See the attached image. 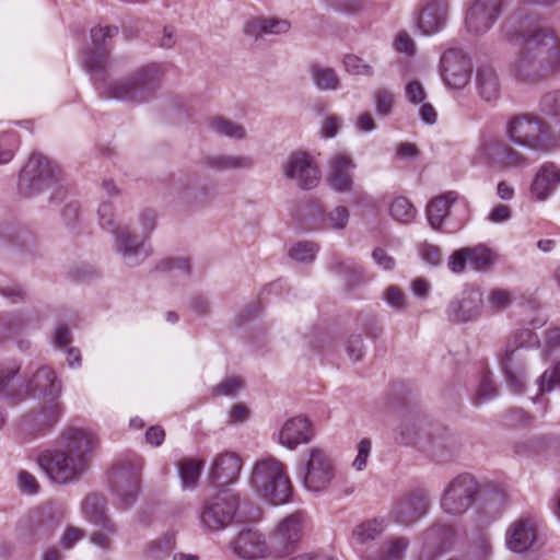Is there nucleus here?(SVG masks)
<instances>
[{"mask_svg": "<svg viewBox=\"0 0 560 560\" xmlns=\"http://www.w3.org/2000/svg\"><path fill=\"white\" fill-rule=\"evenodd\" d=\"M311 75L314 84L322 91H335L339 86V79L334 69L314 65L311 67Z\"/></svg>", "mask_w": 560, "mask_h": 560, "instance_id": "nucleus-41", "label": "nucleus"}, {"mask_svg": "<svg viewBox=\"0 0 560 560\" xmlns=\"http://www.w3.org/2000/svg\"><path fill=\"white\" fill-rule=\"evenodd\" d=\"M472 160L476 165L486 166L494 172L523 168L529 164L523 153L500 138L482 139Z\"/></svg>", "mask_w": 560, "mask_h": 560, "instance_id": "nucleus-9", "label": "nucleus"}, {"mask_svg": "<svg viewBox=\"0 0 560 560\" xmlns=\"http://www.w3.org/2000/svg\"><path fill=\"white\" fill-rule=\"evenodd\" d=\"M503 0H474L466 12L465 25L469 33L488 32L502 12Z\"/></svg>", "mask_w": 560, "mask_h": 560, "instance_id": "nucleus-18", "label": "nucleus"}, {"mask_svg": "<svg viewBox=\"0 0 560 560\" xmlns=\"http://www.w3.org/2000/svg\"><path fill=\"white\" fill-rule=\"evenodd\" d=\"M20 364L14 361L0 363V396L14 398L20 395L18 374Z\"/></svg>", "mask_w": 560, "mask_h": 560, "instance_id": "nucleus-37", "label": "nucleus"}, {"mask_svg": "<svg viewBox=\"0 0 560 560\" xmlns=\"http://www.w3.org/2000/svg\"><path fill=\"white\" fill-rule=\"evenodd\" d=\"M489 306L492 311L499 312L505 310L513 301V295L509 291L493 290L489 295Z\"/></svg>", "mask_w": 560, "mask_h": 560, "instance_id": "nucleus-61", "label": "nucleus"}, {"mask_svg": "<svg viewBox=\"0 0 560 560\" xmlns=\"http://www.w3.org/2000/svg\"><path fill=\"white\" fill-rule=\"evenodd\" d=\"M471 69L469 56L459 48H448L441 56V77L451 89L466 86L470 80Z\"/></svg>", "mask_w": 560, "mask_h": 560, "instance_id": "nucleus-15", "label": "nucleus"}, {"mask_svg": "<svg viewBox=\"0 0 560 560\" xmlns=\"http://www.w3.org/2000/svg\"><path fill=\"white\" fill-rule=\"evenodd\" d=\"M453 205L462 208L465 212L463 222L468 220L469 209L467 201L465 199L458 200V194L456 191H447L431 200L427 207L428 221L434 230L441 229L442 223L450 213V208Z\"/></svg>", "mask_w": 560, "mask_h": 560, "instance_id": "nucleus-28", "label": "nucleus"}, {"mask_svg": "<svg viewBox=\"0 0 560 560\" xmlns=\"http://www.w3.org/2000/svg\"><path fill=\"white\" fill-rule=\"evenodd\" d=\"M384 529L385 521L383 518H374L358 525L353 530V537L360 544H365L378 537Z\"/></svg>", "mask_w": 560, "mask_h": 560, "instance_id": "nucleus-43", "label": "nucleus"}, {"mask_svg": "<svg viewBox=\"0 0 560 560\" xmlns=\"http://www.w3.org/2000/svg\"><path fill=\"white\" fill-rule=\"evenodd\" d=\"M118 34V27L114 25H98L91 28V39L95 48L106 49L107 43Z\"/></svg>", "mask_w": 560, "mask_h": 560, "instance_id": "nucleus-54", "label": "nucleus"}, {"mask_svg": "<svg viewBox=\"0 0 560 560\" xmlns=\"http://www.w3.org/2000/svg\"><path fill=\"white\" fill-rule=\"evenodd\" d=\"M560 351V327L549 329L545 337L544 353L550 357Z\"/></svg>", "mask_w": 560, "mask_h": 560, "instance_id": "nucleus-64", "label": "nucleus"}, {"mask_svg": "<svg viewBox=\"0 0 560 560\" xmlns=\"http://www.w3.org/2000/svg\"><path fill=\"white\" fill-rule=\"evenodd\" d=\"M205 164L215 171L226 172L250 170L254 161L246 155L213 154L205 159Z\"/></svg>", "mask_w": 560, "mask_h": 560, "instance_id": "nucleus-34", "label": "nucleus"}, {"mask_svg": "<svg viewBox=\"0 0 560 560\" xmlns=\"http://www.w3.org/2000/svg\"><path fill=\"white\" fill-rule=\"evenodd\" d=\"M343 66L346 71L353 75L371 77L374 72L373 67L357 55L345 56Z\"/></svg>", "mask_w": 560, "mask_h": 560, "instance_id": "nucleus-53", "label": "nucleus"}, {"mask_svg": "<svg viewBox=\"0 0 560 560\" xmlns=\"http://www.w3.org/2000/svg\"><path fill=\"white\" fill-rule=\"evenodd\" d=\"M82 511L89 522L110 535H116V526L106 515V501L104 497L96 493L89 494L82 502Z\"/></svg>", "mask_w": 560, "mask_h": 560, "instance_id": "nucleus-31", "label": "nucleus"}, {"mask_svg": "<svg viewBox=\"0 0 560 560\" xmlns=\"http://www.w3.org/2000/svg\"><path fill=\"white\" fill-rule=\"evenodd\" d=\"M355 164L352 158L343 152L335 153L329 160L327 180L330 188L337 192L351 190Z\"/></svg>", "mask_w": 560, "mask_h": 560, "instance_id": "nucleus-25", "label": "nucleus"}, {"mask_svg": "<svg viewBox=\"0 0 560 560\" xmlns=\"http://www.w3.org/2000/svg\"><path fill=\"white\" fill-rule=\"evenodd\" d=\"M175 547V533L168 530L164 533L160 538L149 544L150 553L159 558L163 555L171 552Z\"/></svg>", "mask_w": 560, "mask_h": 560, "instance_id": "nucleus-52", "label": "nucleus"}, {"mask_svg": "<svg viewBox=\"0 0 560 560\" xmlns=\"http://www.w3.org/2000/svg\"><path fill=\"white\" fill-rule=\"evenodd\" d=\"M409 540L405 537H390L382 545L380 552L368 560H404Z\"/></svg>", "mask_w": 560, "mask_h": 560, "instance_id": "nucleus-38", "label": "nucleus"}, {"mask_svg": "<svg viewBox=\"0 0 560 560\" xmlns=\"http://www.w3.org/2000/svg\"><path fill=\"white\" fill-rule=\"evenodd\" d=\"M375 113L380 118L392 115L396 105L395 94L387 89H377L373 94Z\"/></svg>", "mask_w": 560, "mask_h": 560, "instance_id": "nucleus-46", "label": "nucleus"}, {"mask_svg": "<svg viewBox=\"0 0 560 560\" xmlns=\"http://www.w3.org/2000/svg\"><path fill=\"white\" fill-rule=\"evenodd\" d=\"M84 67L92 75L96 89L103 82V75L109 65V54L107 49L92 48L89 49L83 59Z\"/></svg>", "mask_w": 560, "mask_h": 560, "instance_id": "nucleus-36", "label": "nucleus"}, {"mask_svg": "<svg viewBox=\"0 0 560 560\" xmlns=\"http://www.w3.org/2000/svg\"><path fill=\"white\" fill-rule=\"evenodd\" d=\"M389 214L395 221L408 224L416 218L417 210L407 198L398 197L390 203Z\"/></svg>", "mask_w": 560, "mask_h": 560, "instance_id": "nucleus-45", "label": "nucleus"}, {"mask_svg": "<svg viewBox=\"0 0 560 560\" xmlns=\"http://www.w3.org/2000/svg\"><path fill=\"white\" fill-rule=\"evenodd\" d=\"M539 395L550 393L560 386V362L546 370L537 380Z\"/></svg>", "mask_w": 560, "mask_h": 560, "instance_id": "nucleus-49", "label": "nucleus"}, {"mask_svg": "<svg viewBox=\"0 0 560 560\" xmlns=\"http://www.w3.org/2000/svg\"><path fill=\"white\" fill-rule=\"evenodd\" d=\"M96 443V435L89 429L69 427L61 432L56 446L37 454L36 463L52 483L69 485L86 471Z\"/></svg>", "mask_w": 560, "mask_h": 560, "instance_id": "nucleus-2", "label": "nucleus"}, {"mask_svg": "<svg viewBox=\"0 0 560 560\" xmlns=\"http://www.w3.org/2000/svg\"><path fill=\"white\" fill-rule=\"evenodd\" d=\"M161 270L171 272L174 277L188 278L190 275V264L187 258H167L161 261Z\"/></svg>", "mask_w": 560, "mask_h": 560, "instance_id": "nucleus-51", "label": "nucleus"}, {"mask_svg": "<svg viewBox=\"0 0 560 560\" xmlns=\"http://www.w3.org/2000/svg\"><path fill=\"white\" fill-rule=\"evenodd\" d=\"M560 184V168L552 163L544 164L537 172L532 185V195L540 201L546 200Z\"/></svg>", "mask_w": 560, "mask_h": 560, "instance_id": "nucleus-32", "label": "nucleus"}, {"mask_svg": "<svg viewBox=\"0 0 560 560\" xmlns=\"http://www.w3.org/2000/svg\"><path fill=\"white\" fill-rule=\"evenodd\" d=\"M291 23L279 18H254L244 25L246 36L262 39L269 35H281L290 31Z\"/></svg>", "mask_w": 560, "mask_h": 560, "instance_id": "nucleus-30", "label": "nucleus"}, {"mask_svg": "<svg viewBox=\"0 0 560 560\" xmlns=\"http://www.w3.org/2000/svg\"><path fill=\"white\" fill-rule=\"evenodd\" d=\"M505 135L512 143L530 150L550 151L555 148L549 124L532 115L511 118L505 126Z\"/></svg>", "mask_w": 560, "mask_h": 560, "instance_id": "nucleus-6", "label": "nucleus"}, {"mask_svg": "<svg viewBox=\"0 0 560 560\" xmlns=\"http://www.w3.org/2000/svg\"><path fill=\"white\" fill-rule=\"evenodd\" d=\"M477 493V480L468 474L459 475L445 488L441 508L447 514L462 515L471 506Z\"/></svg>", "mask_w": 560, "mask_h": 560, "instance_id": "nucleus-13", "label": "nucleus"}, {"mask_svg": "<svg viewBox=\"0 0 560 560\" xmlns=\"http://www.w3.org/2000/svg\"><path fill=\"white\" fill-rule=\"evenodd\" d=\"M231 548L237 557L247 560L275 557L271 541L256 528H244L231 541Z\"/></svg>", "mask_w": 560, "mask_h": 560, "instance_id": "nucleus-16", "label": "nucleus"}, {"mask_svg": "<svg viewBox=\"0 0 560 560\" xmlns=\"http://www.w3.org/2000/svg\"><path fill=\"white\" fill-rule=\"evenodd\" d=\"M448 3L446 0H428L417 18V26L423 35H433L442 31L447 22Z\"/></svg>", "mask_w": 560, "mask_h": 560, "instance_id": "nucleus-27", "label": "nucleus"}, {"mask_svg": "<svg viewBox=\"0 0 560 560\" xmlns=\"http://www.w3.org/2000/svg\"><path fill=\"white\" fill-rule=\"evenodd\" d=\"M242 469V459L234 452L217 454L211 463L209 482L215 488H224L234 483Z\"/></svg>", "mask_w": 560, "mask_h": 560, "instance_id": "nucleus-21", "label": "nucleus"}, {"mask_svg": "<svg viewBox=\"0 0 560 560\" xmlns=\"http://www.w3.org/2000/svg\"><path fill=\"white\" fill-rule=\"evenodd\" d=\"M384 300L396 311L400 312L407 308V296L398 287H388L384 292Z\"/></svg>", "mask_w": 560, "mask_h": 560, "instance_id": "nucleus-59", "label": "nucleus"}, {"mask_svg": "<svg viewBox=\"0 0 560 560\" xmlns=\"http://www.w3.org/2000/svg\"><path fill=\"white\" fill-rule=\"evenodd\" d=\"M497 396V388L493 385L492 373L490 371L482 372L478 387L476 389L475 402L481 404Z\"/></svg>", "mask_w": 560, "mask_h": 560, "instance_id": "nucleus-48", "label": "nucleus"}, {"mask_svg": "<svg viewBox=\"0 0 560 560\" xmlns=\"http://www.w3.org/2000/svg\"><path fill=\"white\" fill-rule=\"evenodd\" d=\"M113 234L116 250L128 266H138L150 256L151 250L145 245V236L131 233L128 226H120Z\"/></svg>", "mask_w": 560, "mask_h": 560, "instance_id": "nucleus-19", "label": "nucleus"}, {"mask_svg": "<svg viewBox=\"0 0 560 560\" xmlns=\"http://www.w3.org/2000/svg\"><path fill=\"white\" fill-rule=\"evenodd\" d=\"M238 497L223 492L202 504L200 511V523L208 530H220L226 527L235 515L238 506Z\"/></svg>", "mask_w": 560, "mask_h": 560, "instance_id": "nucleus-14", "label": "nucleus"}, {"mask_svg": "<svg viewBox=\"0 0 560 560\" xmlns=\"http://www.w3.org/2000/svg\"><path fill=\"white\" fill-rule=\"evenodd\" d=\"M317 252L318 246L315 243L299 242L290 248L289 255L299 262H311L315 259Z\"/></svg>", "mask_w": 560, "mask_h": 560, "instance_id": "nucleus-50", "label": "nucleus"}, {"mask_svg": "<svg viewBox=\"0 0 560 560\" xmlns=\"http://www.w3.org/2000/svg\"><path fill=\"white\" fill-rule=\"evenodd\" d=\"M311 439V423L302 416L284 421L278 433V442L289 450H294L298 445L310 442Z\"/></svg>", "mask_w": 560, "mask_h": 560, "instance_id": "nucleus-29", "label": "nucleus"}, {"mask_svg": "<svg viewBox=\"0 0 560 560\" xmlns=\"http://www.w3.org/2000/svg\"><path fill=\"white\" fill-rule=\"evenodd\" d=\"M282 170L285 178L294 180L300 188L305 190L316 187L319 182V171L312 156L306 152H292Z\"/></svg>", "mask_w": 560, "mask_h": 560, "instance_id": "nucleus-17", "label": "nucleus"}, {"mask_svg": "<svg viewBox=\"0 0 560 560\" xmlns=\"http://www.w3.org/2000/svg\"><path fill=\"white\" fill-rule=\"evenodd\" d=\"M504 35L511 44L525 47L513 66L517 81L534 83L560 70L559 39L539 25L536 15L514 12L504 24Z\"/></svg>", "mask_w": 560, "mask_h": 560, "instance_id": "nucleus-1", "label": "nucleus"}, {"mask_svg": "<svg viewBox=\"0 0 560 560\" xmlns=\"http://www.w3.org/2000/svg\"><path fill=\"white\" fill-rule=\"evenodd\" d=\"M476 86L479 95L487 102L494 101L500 95V81L491 66L485 65L477 69Z\"/></svg>", "mask_w": 560, "mask_h": 560, "instance_id": "nucleus-33", "label": "nucleus"}, {"mask_svg": "<svg viewBox=\"0 0 560 560\" xmlns=\"http://www.w3.org/2000/svg\"><path fill=\"white\" fill-rule=\"evenodd\" d=\"M307 515L303 511H296L282 518L270 534V541L275 557H281L292 552L302 540Z\"/></svg>", "mask_w": 560, "mask_h": 560, "instance_id": "nucleus-12", "label": "nucleus"}, {"mask_svg": "<svg viewBox=\"0 0 560 560\" xmlns=\"http://www.w3.org/2000/svg\"><path fill=\"white\" fill-rule=\"evenodd\" d=\"M60 170L56 163L39 153H34L21 170L18 191L25 198L34 197L44 189L59 187Z\"/></svg>", "mask_w": 560, "mask_h": 560, "instance_id": "nucleus-8", "label": "nucleus"}, {"mask_svg": "<svg viewBox=\"0 0 560 560\" xmlns=\"http://www.w3.org/2000/svg\"><path fill=\"white\" fill-rule=\"evenodd\" d=\"M482 293L470 289L462 293L459 298L451 301L446 308L448 320L453 323H467L475 320L481 313Z\"/></svg>", "mask_w": 560, "mask_h": 560, "instance_id": "nucleus-24", "label": "nucleus"}, {"mask_svg": "<svg viewBox=\"0 0 560 560\" xmlns=\"http://www.w3.org/2000/svg\"><path fill=\"white\" fill-rule=\"evenodd\" d=\"M25 392L44 400H58L62 394V383L56 372L48 366H40L24 383Z\"/></svg>", "mask_w": 560, "mask_h": 560, "instance_id": "nucleus-22", "label": "nucleus"}, {"mask_svg": "<svg viewBox=\"0 0 560 560\" xmlns=\"http://www.w3.org/2000/svg\"><path fill=\"white\" fill-rule=\"evenodd\" d=\"M209 128L217 135L234 140H242L246 137L244 127L224 117H214L209 121Z\"/></svg>", "mask_w": 560, "mask_h": 560, "instance_id": "nucleus-40", "label": "nucleus"}, {"mask_svg": "<svg viewBox=\"0 0 560 560\" xmlns=\"http://www.w3.org/2000/svg\"><path fill=\"white\" fill-rule=\"evenodd\" d=\"M429 510V499L423 490H415L401 495L394 509V520L402 525H411L423 517Z\"/></svg>", "mask_w": 560, "mask_h": 560, "instance_id": "nucleus-20", "label": "nucleus"}, {"mask_svg": "<svg viewBox=\"0 0 560 560\" xmlns=\"http://www.w3.org/2000/svg\"><path fill=\"white\" fill-rule=\"evenodd\" d=\"M506 546L515 553L529 550L537 540V523L530 517H521L506 530Z\"/></svg>", "mask_w": 560, "mask_h": 560, "instance_id": "nucleus-26", "label": "nucleus"}, {"mask_svg": "<svg viewBox=\"0 0 560 560\" xmlns=\"http://www.w3.org/2000/svg\"><path fill=\"white\" fill-rule=\"evenodd\" d=\"M65 407L59 400H44L36 409L25 413L19 421V434L25 439L45 435L60 420Z\"/></svg>", "mask_w": 560, "mask_h": 560, "instance_id": "nucleus-10", "label": "nucleus"}, {"mask_svg": "<svg viewBox=\"0 0 560 560\" xmlns=\"http://www.w3.org/2000/svg\"><path fill=\"white\" fill-rule=\"evenodd\" d=\"M541 112L550 117H560V90L545 94L540 101Z\"/></svg>", "mask_w": 560, "mask_h": 560, "instance_id": "nucleus-58", "label": "nucleus"}, {"mask_svg": "<svg viewBox=\"0 0 560 560\" xmlns=\"http://www.w3.org/2000/svg\"><path fill=\"white\" fill-rule=\"evenodd\" d=\"M456 451V441L453 436L444 434L434 438L430 445V453L436 460L450 459Z\"/></svg>", "mask_w": 560, "mask_h": 560, "instance_id": "nucleus-44", "label": "nucleus"}, {"mask_svg": "<svg viewBox=\"0 0 560 560\" xmlns=\"http://www.w3.org/2000/svg\"><path fill=\"white\" fill-rule=\"evenodd\" d=\"M350 218L349 210L343 206H337L322 219V228L331 230H343Z\"/></svg>", "mask_w": 560, "mask_h": 560, "instance_id": "nucleus-47", "label": "nucleus"}, {"mask_svg": "<svg viewBox=\"0 0 560 560\" xmlns=\"http://www.w3.org/2000/svg\"><path fill=\"white\" fill-rule=\"evenodd\" d=\"M250 486L259 497L275 505L287 503L292 493L285 465L271 456L256 460Z\"/></svg>", "mask_w": 560, "mask_h": 560, "instance_id": "nucleus-4", "label": "nucleus"}, {"mask_svg": "<svg viewBox=\"0 0 560 560\" xmlns=\"http://www.w3.org/2000/svg\"><path fill=\"white\" fill-rule=\"evenodd\" d=\"M418 436V425L411 418L405 419L397 428L396 441L401 444H413Z\"/></svg>", "mask_w": 560, "mask_h": 560, "instance_id": "nucleus-56", "label": "nucleus"}, {"mask_svg": "<svg viewBox=\"0 0 560 560\" xmlns=\"http://www.w3.org/2000/svg\"><path fill=\"white\" fill-rule=\"evenodd\" d=\"M161 74L159 65H147L125 77L103 82L97 91L105 98L140 105L155 97Z\"/></svg>", "mask_w": 560, "mask_h": 560, "instance_id": "nucleus-3", "label": "nucleus"}, {"mask_svg": "<svg viewBox=\"0 0 560 560\" xmlns=\"http://www.w3.org/2000/svg\"><path fill=\"white\" fill-rule=\"evenodd\" d=\"M16 482L19 489L26 494H36L39 490L37 479L26 470H21L18 472Z\"/></svg>", "mask_w": 560, "mask_h": 560, "instance_id": "nucleus-62", "label": "nucleus"}, {"mask_svg": "<svg viewBox=\"0 0 560 560\" xmlns=\"http://www.w3.org/2000/svg\"><path fill=\"white\" fill-rule=\"evenodd\" d=\"M422 550L418 560H434L452 548L455 530L445 524H435L423 533Z\"/></svg>", "mask_w": 560, "mask_h": 560, "instance_id": "nucleus-23", "label": "nucleus"}, {"mask_svg": "<svg viewBox=\"0 0 560 560\" xmlns=\"http://www.w3.org/2000/svg\"><path fill=\"white\" fill-rule=\"evenodd\" d=\"M466 248L468 265L477 271L488 270L495 261L494 253L482 244Z\"/></svg>", "mask_w": 560, "mask_h": 560, "instance_id": "nucleus-39", "label": "nucleus"}, {"mask_svg": "<svg viewBox=\"0 0 560 560\" xmlns=\"http://www.w3.org/2000/svg\"><path fill=\"white\" fill-rule=\"evenodd\" d=\"M60 524V518L51 512V508L38 511L32 521V536L35 541H46L52 537Z\"/></svg>", "mask_w": 560, "mask_h": 560, "instance_id": "nucleus-35", "label": "nucleus"}, {"mask_svg": "<svg viewBox=\"0 0 560 560\" xmlns=\"http://www.w3.org/2000/svg\"><path fill=\"white\" fill-rule=\"evenodd\" d=\"M85 532L81 528L68 526L60 538V547L63 550L72 549L77 542L83 539Z\"/></svg>", "mask_w": 560, "mask_h": 560, "instance_id": "nucleus-63", "label": "nucleus"}, {"mask_svg": "<svg viewBox=\"0 0 560 560\" xmlns=\"http://www.w3.org/2000/svg\"><path fill=\"white\" fill-rule=\"evenodd\" d=\"M300 475L304 488L314 493L328 489L335 478V468L331 459L320 448L310 450L307 458L301 463Z\"/></svg>", "mask_w": 560, "mask_h": 560, "instance_id": "nucleus-11", "label": "nucleus"}, {"mask_svg": "<svg viewBox=\"0 0 560 560\" xmlns=\"http://www.w3.org/2000/svg\"><path fill=\"white\" fill-rule=\"evenodd\" d=\"M358 454L352 462V467L358 470L362 471L365 469L368 465V459L372 452V441L369 438L362 439L357 447Z\"/></svg>", "mask_w": 560, "mask_h": 560, "instance_id": "nucleus-60", "label": "nucleus"}, {"mask_svg": "<svg viewBox=\"0 0 560 560\" xmlns=\"http://www.w3.org/2000/svg\"><path fill=\"white\" fill-rule=\"evenodd\" d=\"M97 214L101 228L109 233H114L121 226L115 221L114 208L110 202L103 201L98 207Z\"/></svg>", "mask_w": 560, "mask_h": 560, "instance_id": "nucleus-57", "label": "nucleus"}, {"mask_svg": "<svg viewBox=\"0 0 560 560\" xmlns=\"http://www.w3.org/2000/svg\"><path fill=\"white\" fill-rule=\"evenodd\" d=\"M203 462L200 459H184L178 464V471L184 489H192L196 487Z\"/></svg>", "mask_w": 560, "mask_h": 560, "instance_id": "nucleus-42", "label": "nucleus"}, {"mask_svg": "<svg viewBox=\"0 0 560 560\" xmlns=\"http://www.w3.org/2000/svg\"><path fill=\"white\" fill-rule=\"evenodd\" d=\"M539 346L538 336L528 328L514 332L499 355L500 365L509 385L515 393H522L526 382V361L523 350Z\"/></svg>", "mask_w": 560, "mask_h": 560, "instance_id": "nucleus-5", "label": "nucleus"}, {"mask_svg": "<svg viewBox=\"0 0 560 560\" xmlns=\"http://www.w3.org/2000/svg\"><path fill=\"white\" fill-rule=\"evenodd\" d=\"M19 140L13 131L0 133V164H5L13 159Z\"/></svg>", "mask_w": 560, "mask_h": 560, "instance_id": "nucleus-55", "label": "nucleus"}, {"mask_svg": "<svg viewBox=\"0 0 560 560\" xmlns=\"http://www.w3.org/2000/svg\"><path fill=\"white\" fill-rule=\"evenodd\" d=\"M143 465L142 457L129 453L117 459L112 467L109 482L113 493L122 508H130L140 492Z\"/></svg>", "mask_w": 560, "mask_h": 560, "instance_id": "nucleus-7", "label": "nucleus"}]
</instances>
